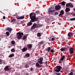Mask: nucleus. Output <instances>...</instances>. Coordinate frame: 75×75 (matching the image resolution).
Segmentation results:
<instances>
[{
    "label": "nucleus",
    "mask_w": 75,
    "mask_h": 75,
    "mask_svg": "<svg viewBox=\"0 0 75 75\" xmlns=\"http://www.w3.org/2000/svg\"><path fill=\"white\" fill-rule=\"evenodd\" d=\"M43 60V58L42 57H41V58L39 59L38 60V62L40 64H43V62H42V61Z\"/></svg>",
    "instance_id": "4"
},
{
    "label": "nucleus",
    "mask_w": 75,
    "mask_h": 75,
    "mask_svg": "<svg viewBox=\"0 0 75 75\" xmlns=\"http://www.w3.org/2000/svg\"><path fill=\"white\" fill-rule=\"evenodd\" d=\"M61 8V7L59 5L58 6H55V9L56 10H60Z\"/></svg>",
    "instance_id": "8"
},
{
    "label": "nucleus",
    "mask_w": 75,
    "mask_h": 75,
    "mask_svg": "<svg viewBox=\"0 0 75 75\" xmlns=\"http://www.w3.org/2000/svg\"><path fill=\"white\" fill-rule=\"evenodd\" d=\"M51 9H52V7H50L48 9V10H49V11L51 10Z\"/></svg>",
    "instance_id": "42"
},
{
    "label": "nucleus",
    "mask_w": 75,
    "mask_h": 75,
    "mask_svg": "<svg viewBox=\"0 0 75 75\" xmlns=\"http://www.w3.org/2000/svg\"><path fill=\"white\" fill-rule=\"evenodd\" d=\"M6 34L7 35V36H8L10 35V33L8 32H6Z\"/></svg>",
    "instance_id": "32"
},
{
    "label": "nucleus",
    "mask_w": 75,
    "mask_h": 75,
    "mask_svg": "<svg viewBox=\"0 0 75 75\" xmlns=\"http://www.w3.org/2000/svg\"><path fill=\"white\" fill-rule=\"evenodd\" d=\"M70 20H71V21H74L75 20V18H71Z\"/></svg>",
    "instance_id": "30"
},
{
    "label": "nucleus",
    "mask_w": 75,
    "mask_h": 75,
    "mask_svg": "<svg viewBox=\"0 0 75 75\" xmlns=\"http://www.w3.org/2000/svg\"><path fill=\"white\" fill-rule=\"evenodd\" d=\"M4 70L6 71H8L10 70V68H8V66H7L4 68Z\"/></svg>",
    "instance_id": "12"
},
{
    "label": "nucleus",
    "mask_w": 75,
    "mask_h": 75,
    "mask_svg": "<svg viewBox=\"0 0 75 75\" xmlns=\"http://www.w3.org/2000/svg\"><path fill=\"white\" fill-rule=\"evenodd\" d=\"M33 68H31L30 70L31 71H33Z\"/></svg>",
    "instance_id": "46"
},
{
    "label": "nucleus",
    "mask_w": 75,
    "mask_h": 75,
    "mask_svg": "<svg viewBox=\"0 0 75 75\" xmlns=\"http://www.w3.org/2000/svg\"><path fill=\"white\" fill-rule=\"evenodd\" d=\"M28 65H29V64L27 63L25 64V65L24 66V67H25V68H28V67H29Z\"/></svg>",
    "instance_id": "17"
},
{
    "label": "nucleus",
    "mask_w": 75,
    "mask_h": 75,
    "mask_svg": "<svg viewBox=\"0 0 75 75\" xmlns=\"http://www.w3.org/2000/svg\"><path fill=\"white\" fill-rule=\"evenodd\" d=\"M50 52H52V53H53L54 52V49H51L50 50Z\"/></svg>",
    "instance_id": "31"
},
{
    "label": "nucleus",
    "mask_w": 75,
    "mask_h": 75,
    "mask_svg": "<svg viewBox=\"0 0 75 75\" xmlns=\"http://www.w3.org/2000/svg\"><path fill=\"white\" fill-rule=\"evenodd\" d=\"M37 28H39L40 27H41V26H42V24H37Z\"/></svg>",
    "instance_id": "20"
},
{
    "label": "nucleus",
    "mask_w": 75,
    "mask_h": 75,
    "mask_svg": "<svg viewBox=\"0 0 75 75\" xmlns=\"http://www.w3.org/2000/svg\"><path fill=\"white\" fill-rule=\"evenodd\" d=\"M73 16H75V14L74 13H73Z\"/></svg>",
    "instance_id": "47"
},
{
    "label": "nucleus",
    "mask_w": 75,
    "mask_h": 75,
    "mask_svg": "<svg viewBox=\"0 0 75 75\" xmlns=\"http://www.w3.org/2000/svg\"><path fill=\"white\" fill-rule=\"evenodd\" d=\"M73 35V34L72 32H69L68 34V37H72Z\"/></svg>",
    "instance_id": "15"
},
{
    "label": "nucleus",
    "mask_w": 75,
    "mask_h": 75,
    "mask_svg": "<svg viewBox=\"0 0 75 75\" xmlns=\"http://www.w3.org/2000/svg\"><path fill=\"white\" fill-rule=\"evenodd\" d=\"M51 40L52 41H54V40H55V38H52Z\"/></svg>",
    "instance_id": "40"
},
{
    "label": "nucleus",
    "mask_w": 75,
    "mask_h": 75,
    "mask_svg": "<svg viewBox=\"0 0 75 75\" xmlns=\"http://www.w3.org/2000/svg\"><path fill=\"white\" fill-rule=\"evenodd\" d=\"M55 11V10H49L48 11V13L49 14H50V13H52L53 12H54Z\"/></svg>",
    "instance_id": "24"
},
{
    "label": "nucleus",
    "mask_w": 75,
    "mask_h": 75,
    "mask_svg": "<svg viewBox=\"0 0 75 75\" xmlns=\"http://www.w3.org/2000/svg\"><path fill=\"white\" fill-rule=\"evenodd\" d=\"M14 21H15V19H14L11 21V23H12V22H14Z\"/></svg>",
    "instance_id": "38"
},
{
    "label": "nucleus",
    "mask_w": 75,
    "mask_h": 75,
    "mask_svg": "<svg viewBox=\"0 0 75 75\" xmlns=\"http://www.w3.org/2000/svg\"><path fill=\"white\" fill-rule=\"evenodd\" d=\"M11 52H14L15 51V50L14 49H11Z\"/></svg>",
    "instance_id": "35"
},
{
    "label": "nucleus",
    "mask_w": 75,
    "mask_h": 75,
    "mask_svg": "<svg viewBox=\"0 0 75 75\" xmlns=\"http://www.w3.org/2000/svg\"><path fill=\"white\" fill-rule=\"evenodd\" d=\"M30 54L28 53L26 54L25 55V58H26V57H30Z\"/></svg>",
    "instance_id": "26"
},
{
    "label": "nucleus",
    "mask_w": 75,
    "mask_h": 75,
    "mask_svg": "<svg viewBox=\"0 0 75 75\" xmlns=\"http://www.w3.org/2000/svg\"><path fill=\"white\" fill-rule=\"evenodd\" d=\"M70 11V8H66L65 11L66 13H67V12H69V11Z\"/></svg>",
    "instance_id": "14"
},
{
    "label": "nucleus",
    "mask_w": 75,
    "mask_h": 75,
    "mask_svg": "<svg viewBox=\"0 0 75 75\" xmlns=\"http://www.w3.org/2000/svg\"><path fill=\"white\" fill-rule=\"evenodd\" d=\"M16 35L17 36V35H18V36L17 37V39L18 40H20L21 38H22V36L24 35L23 33L21 32H18L17 34Z\"/></svg>",
    "instance_id": "3"
},
{
    "label": "nucleus",
    "mask_w": 75,
    "mask_h": 75,
    "mask_svg": "<svg viewBox=\"0 0 75 75\" xmlns=\"http://www.w3.org/2000/svg\"><path fill=\"white\" fill-rule=\"evenodd\" d=\"M58 13L56 12L54 13V15H58Z\"/></svg>",
    "instance_id": "37"
},
{
    "label": "nucleus",
    "mask_w": 75,
    "mask_h": 75,
    "mask_svg": "<svg viewBox=\"0 0 75 75\" xmlns=\"http://www.w3.org/2000/svg\"><path fill=\"white\" fill-rule=\"evenodd\" d=\"M62 69V67L60 66H56V67L54 69V71L56 72H60L61 70Z\"/></svg>",
    "instance_id": "2"
},
{
    "label": "nucleus",
    "mask_w": 75,
    "mask_h": 75,
    "mask_svg": "<svg viewBox=\"0 0 75 75\" xmlns=\"http://www.w3.org/2000/svg\"><path fill=\"white\" fill-rule=\"evenodd\" d=\"M36 14L35 13H31L30 15V17L32 20H34V21H37L38 20V19L37 18H35L36 17Z\"/></svg>",
    "instance_id": "1"
},
{
    "label": "nucleus",
    "mask_w": 75,
    "mask_h": 75,
    "mask_svg": "<svg viewBox=\"0 0 75 75\" xmlns=\"http://www.w3.org/2000/svg\"><path fill=\"white\" fill-rule=\"evenodd\" d=\"M44 43V41H42L40 42H39L40 45H42Z\"/></svg>",
    "instance_id": "29"
},
{
    "label": "nucleus",
    "mask_w": 75,
    "mask_h": 75,
    "mask_svg": "<svg viewBox=\"0 0 75 75\" xmlns=\"http://www.w3.org/2000/svg\"><path fill=\"white\" fill-rule=\"evenodd\" d=\"M37 28V24L36 23H34L33 26L31 28L33 29V28Z\"/></svg>",
    "instance_id": "13"
},
{
    "label": "nucleus",
    "mask_w": 75,
    "mask_h": 75,
    "mask_svg": "<svg viewBox=\"0 0 75 75\" xmlns=\"http://www.w3.org/2000/svg\"><path fill=\"white\" fill-rule=\"evenodd\" d=\"M24 16H22L20 17H19L18 18V20H20L21 19H24Z\"/></svg>",
    "instance_id": "22"
},
{
    "label": "nucleus",
    "mask_w": 75,
    "mask_h": 75,
    "mask_svg": "<svg viewBox=\"0 0 75 75\" xmlns=\"http://www.w3.org/2000/svg\"><path fill=\"white\" fill-rule=\"evenodd\" d=\"M36 67H39V68H41L42 66H41L40 65V64H39V63H36Z\"/></svg>",
    "instance_id": "19"
},
{
    "label": "nucleus",
    "mask_w": 75,
    "mask_h": 75,
    "mask_svg": "<svg viewBox=\"0 0 75 75\" xmlns=\"http://www.w3.org/2000/svg\"><path fill=\"white\" fill-rule=\"evenodd\" d=\"M65 57V56H62L60 59L61 61H64V59Z\"/></svg>",
    "instance_id": "21"
},
{
    "label": "nucleus",
    "mask_w": 75,
    "mask_h": 75,
    "mask_svg": "<svg viewBox=\"0 0 75 75\" xmlns=\"http://www.w3.org/2000/svg\"><path fill=\"white\" fill-rule=\"evenodd\" d=\"M14 56V54H11L8 56L9 58H11Z\"/></svg>",
    "instance_id": "27"
},
{
    "label": "nucleus",
    "mask_w": 75,
    "mask_h": 75,
    "mask_svg": "<svg viewBox=\"0 0 75 75\" xmlns=\"http://www.w3.org/2000/svg\"><path fill=\"white\" fill-rule=\"evenodd\" d=\"M74 49L73 48H70L69 49V52L70 54H74Z\"/></svg>",
    "instance_id": "6"
},
{
    "label": "nucleus",
    "mask_w": 75,
    "mask_h": 75,
    "mask_svg": "<svg viewBox=\"0 0 75 75\" xmlns=\"http://www.w3.org/2000/svg\"><path fill=\"white\" fill-rule=\"evenodd\" d=\"M73 74H74V73H73V72H71L69 74V75H73Z\"/></svg>",
    "instance_id": "34"
},
{
    "label": "nucleus",
    "mask_w": 75,
    "mask_h": 75,
    "mask_svg": "<svg viewBox=\"0 0 75 75\" xmlns=\"http://www.w3.org/2000/svg\"><path fill=\"white\" fill-rule=\"evenodd\" d=\"M6 31H9V32H11L13 30V29L11 28H8L6 29Z\"/></svg>",
    "instance_id": "11"
},
{
    "label": "nucleus",
    "mask_w": 75,
    "mask_h": 75,
    "mask_svg": "<svg viewBox=\"0 0 75 75\" xmlns=\"http://www.w3.org/2000/svg\"><path fill=\"white\" fill-rule=\"evenodd\" d=\"M35 21H36L31 20L30 22H29V23L27 24L28 26H30V25H31L33 24V23H32L31 22H35Z\"/></svg>",
    "instance_id": "7"
},
{
    "label": "nucleus",
    "mask_w": 75,
    "mask_h": 75,
    "mask_svg": "<svg viewBox=\"0 0 75 75\" xmlns=\"http://www.w3.org/2000/svg\"><path fill=\"white\" fill-rule=\"evenodd\" d=\"M51 48L50 47H48L47 49V51L48 52H50L51 51Z\"/></svg>",
    "instance_id": "25"
},
{
    "label": "nucleus",
    "mask_w": 75,
    "mask_h": 75,
    "mask_svg": "<svg viewBox=\"0 0 75 75\" xmlns=\"http://www.w3.org/2000/svg\"><path fill=\"white\" fill-rule=\"evenodd\" d=\"M11 44L12 45H14L15 44V42L14 41H11Z\"/></svg>",
    "instance_id": "33"
},
{
    "label": "nucleus",
    "mask_w": 75,
    "mask_h": 75,
    "mask_svg": "<svg viewBox=\"0 0 75 75\" xmlns=\"http://www.w3.org/2000/svg\"><path fill=\"white\" fill-rule=\"evenodd\" d=\"M27 47L23 48L22 50V52H25V51H27Z\"/></svg>",
    "instance_id": "16"
},
{
    "label": "nucleus",
    "mask_w": 75,
    "mask_h": 75,
    "mask_svg": "<svg viewBox=\"0 0 75 75\" xmlns=\"http://www.w3.org/2000/svg\"><path fill=\"white\" fill-rule=\"evenodd\" d=\"M61 51H67V48L66 47L62 48L60 49Z\"/></svg>",
    "instance_id": "9"
},
{
    "label": "nucleus",
    "mask_w": 75,
    "mask_h": 75,
    "mask_svg": "<svg viewBox=\"0 0 75 75\" xmlns=\"http://www.w3.org/2000/svg\"><path fill=\"white\" fill-rule=\"evenodd\" d=\"M2 61H3L2 60H1V59H0V63H1V62H2Z\"/></svg>",
    "instance_id": "43"
},
{
    "label": "nucleus",
    "mask_w": 75,
    "mask_h": 75,
    "mask_svg": "<svg viewBox=\"0 0 75 75\" xmlns=\"http://www.w3.org/2000/svg\"><path fill=\"white\" fill-rule=\"evenodd\" d=\"M45 64H46V65H47V64H48V62H46L45 63Z\"/></svg>",
    "instance_id": "45"
},
{
    "label": "nucleus",
    "mask_w": 75,
    "mask_h": 75,
    "mask_svg": "<svg viewBox=\"0 0 75 75\" xmlns=\"http://www.w3.org/2000/svg\"><path fill=\"white\" fill-rule=\"evenodd\" d=\"M3 19H5V18H6V17H5V16H3Z\"/></svg>",
    "instance_id": "44"
},
{
    "label": "nucleus",
    "mask_w": 75,
    "mask_h": 75,
    "mask_svg": "<svg viewBox=\"0 0 75 75\" xmlns=\"http://www.w3.org/2000/svg\"><path fill=\"white\" fill-rule=\"evenodd\" d=\"M36 14H38L39 13H40V12H39V11H36Z\"/></svg>",
    "instance_id": "39"
},
{
    "label": "nucleus",
    "mask_w": 75,
    "mask_h": 75,
    "mask_svg": "<svg viewBox=\"0 0 75 75\" xmlns=\"http://www.w3.org/2000/svg\"><path fill=\"white\" fill-rule=\"evenodd\" d=\"M64 10H62L61 11L60 13H59V17H60L61 16H62V15H64Z\"/></svg>",
    "instance_id": "10"
},
{
    "label": "nucleus",
    "mask_w": 75,
    "mask_h": 75,
    "mask_svg": "<svg viewBox=\"0 0 75 75\" xmlns=\"http://www.w3.org/2000/svg\"><path fill=\"white\" fill-rule=\"evenodd\" d=\"M0 64H1V63H0Z\"/></svg>",
    "instance_id": "48"
},
{
    "label": "nucleus",
    "mask_w": 75,
    "mask_h": 75,
    "mask_svg": "<svg viewBox=\"0 0 75 75\" xmlns=\"http://www.w3.org/2000/svg\"><path fill=\"white\" fill-rule=\"evenodd\" d=\"M60 3L62 4V6H65V2L64 1H63L62 2H60Z\"/></svg>",
    "instance_id": "23"
},
{
    "label": "nucleus",
    "mask_w": 75,
    "mask_h": 75,
    "mask_svg": "<svg viewBox=\"0 0 75 75\" xmlns=\"http://www.w3.org/2000/svg\"><path fill=\"white\" fill-rule=\"evenodd\" d=\"M56 75H60V73H56Z\"/></svg>",
    "instance_id": "41"
},
{
    "label": "nucleus",
    "mask_w": 75,
    "mask_h": 75,
    "mask_svg": "<svg viewBox=\"0 0 75 75\" xmlns=\"http://www.w3.org/2000/svg\"><path fill=\"white\" fill-rule=\"evenodd\" d=\"M70 7L72 8L74 7V6H73L72 4L71 3L67 4L66 5V7Z\"/></svg>",
    "instance_id": "5"
},
{
    "label": "nucleus",
    "mask_w": 75,
    "mask_h": 75,
    "mask_svg": "<svg viewBox=\"0 0 75 75\" xmlns=\"http://www.w3.org/2000/svg\"><path fill=\"white\" fill-rule=\"evenodd\" d=\"M37 35L39 37H40L41 36V33H38Z\"/></svg>",
    "instance_id": "28"
},
{
    "label": "nucleus",
    "mask_w": 75,
    "mask_h": 75,
    "mask_svg": "<svg viewBox=\"0 0 75 75\" xmlns=\"http://www.w3.org/2000/svg\"><path fill=\"white\" fill-rule=\"evenodd\" d=\"M23 40H25L26 39V37L25 36H23Z\"/></svg>",
    "instance_id": "36"
},
{
    "label": "nucleus",
    "mask_w": 75,
    "mask_h": 75,
    "mask_svg": "<svg viewBox=\"0 0 75 75\" xmlns=\"http://www.w3.org/2000/svg\"><path fill=\"white\" fill-rule=\"evenodd\" d=\"M28 48H32V45L29 44L28 45L27 47Z\"/></svg>",
    "instance_id": "18"
}]
</instances>
